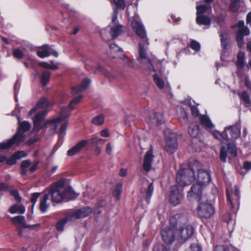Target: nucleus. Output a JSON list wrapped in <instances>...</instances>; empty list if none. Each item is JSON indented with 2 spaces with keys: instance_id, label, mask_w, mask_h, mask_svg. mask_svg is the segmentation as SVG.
<instances>
[{
  "instance_id": "nucleus-12",
  "label": "nucleus",
  "mask_w": 251,
  "mask_h": 251,
  "mask_svg": "<svg viewBox=\"0 0 251 251\" xmlns=\"http://www.w3.org/2000/svg\"><path fill=\"white\" fill-rule=\"evenodd\" d=\"M11 222L15 225L17 228V231L19 236H22V228H28L29 229H34L35 227H38L39 224H35L32 225H26L25 219L23 216H17L11 219Z\"/></svg>"
},
{
  "instance_id": "nucleus-62",
  "label": "nucleus",
  "mask_w": 251,
  "mask_h": 251,
  "mask_svg": "<svg viewBox=\"0 0 251 251\" xmlns=\"http://www.w3.org/2000/svg\"><path fill=\"white\" fill-rule=\"evenodd\" d=\"M39 164V162L36 161L35 162L34 164L29 168V170L31 173H32L34 172L35 170L37 169V166Z\"/></svg>"
},
{
  "instance_id": "nucleus-45",
  "label": "nucleus",
  "mask_w": 251,
  "mask_h": 251,
  "mask_svg": "<svg viewBox=\"0 0 251 251\" xmlns=\"http://www.w3.org/2000/svg\"><path fill=\"white\" fill-rule=\"evenodd\" d=\"M227 151L233 157L237 156L236 149L234 145L233 144L229 143L227 145Z\"/></svg>"
},
{
  "instance_id": "nucleus-24",
  "label": "nucleus",
  "mask_w": 251,
  "mask_h": 251,
  "mask_svg": "<svg viewBox=\"0 0 251 251\" xmlns=\"http://www.w3.org/2000/svg\"><path fill=\"white\" fill-rule=\"evenodd\" d=\"M196 23L200 25H203L209 26L211 24V20L208 16L204 15H197Z\"/></svg>"
},
{
  "instance_id": "nucleus-56",
  "label": "nucleus",
  "mask_w": 251,
  "mask_h": 251,
  "mask_svg": "<svg viewBox=\"0 0 251 251\" xmlns=\"http://www.w3.org/2000/svg\"><path fill=\"white\" fill-rule=\"evenodd\" d=\"M190 107L191 110L192 114L194 116L197 117L199 115V111L196 107L193 105H190Z\"/></svg>"
},
{
  "instance_id": "nucleus-50",
  "label": "nucleus",
  "mask_w": 251,
  "mask_h": 251,
  "mask_svg": "<svg viewBox=\"0 0 251 251\" xmlns=\"http://www.w3.org/2000/svg\"><path fill=\"white\" fill-rule=\"evenodd\" d=\"M13 55L15 58L21 59L24 56V52L19 49H16L13 51Z\"/></svg>"
},
{
  "instance_id": "nucleus-8",
  "label": "nucleus",
  "mask_w": 251,
  "mask_h": 251,
  "mask_svg": "<svg viewBox=\"0 0 251 251\" xmlns=\"http://www.w3.org/2000/svg\"><path fill=\"white\" fill-rule=\"evenodd\" d=\"M64 185L62 182H57L51 186L49 189L44 191L50 197L52 202L59 203L64 199Z\"/></svg>"
},
{
  "instance_id": "nucleus-33",
  "label": "nucleus",
  "mask_w": 251,
  "mask_h": 251,
  "mask_svg": "<svg viewBox=\"0 0 251 251\" xmlns=\"http://www.w3.org/2000/svg\"><path fill=\"white\" fill-rule=\"evenodd\" d=\"M31 162L29 160L23 161L21 164V174L23 176H25L27 174L28 168L30 166Z\"/></svg>"
},
{
  "instance_id": "nucleus-57",
  "label": "nucleus",
  "mask_w": 251,
  "mask_h": 251,
  "mask_svg": "<svg viewBox=\"0 0 251 251\" xmlns=\"http://www.w3.org/2000/svg\"><path fill=\"white\" fill-rule=\"evenodd\" d=\"M40 196V193H33L31 197L30 201L33 204H35Z\"/></svg>"
},
{
  "instance_id": "nucleus-13",
  "label": "nucleus",
  "mask_w": 251,
  "mask_h": 251,
  "mask_svg": "<svg viewBox=\"0 0 251 251\" xmlns=\"http://www.w3.org/2000/svg\"><path fill=\"white\" fill-rule=\"evenodd\" d=\"M154 186L152 182H150L147 179L143 181V187L140 189L141 197L145 200L148 204L150 203V199L152 195Z\"/></svg>"
},
{
  "instance_id": "nucleus-3",
  "label": "nucleus",
  "mask_w": 251,
  "mask_h": 251,
  "mask_svg": "<svg viewBox=\"0 0 251 251\" xmlns=\"http://www.w3.org/2000/svg\"><path fill=\"white\" fill-rule=\"evenodd\" d=\"M46 113L47 111L45 110L42 111L37 113L33 117L34 131L38 132L48 124H52L54 126V130H56L57 127H59L58 131L59 137L60 138L63 137L65 134L66 127L68 124V121L66 119L70 116L67 109H63L60 111V115L58 118L43 123Z\"/></svg>"
},
{
  "instance_id": "nucleus-9",
  "label": "nucleus",
  "mask_w": 251,
  "mask_h": 251,
  "mask_svg": "<svg viewBox=\"0 0 251 251\" xmlns=\"http://www.w3.org/2000/svg\"><path fill=\"white\" fill-rule=\"evenodd\" d=\"M164 134L166 140L164 149L169 154H173L178 147L176 135L169 129H166L164 131Z\"/></svg>"
},
{
  "instance_id": "nucleus-54",
  "label": "nucleus",
  "mask_w": 251,
  "mask_h": 251,
  "mask_svg": "<svg viewBox=\"0 0 251 251\" xmlns=\"http://www.w3.org/2000/svg\"><path fill=\"white\" fill-rule=\"evenodd\" d=\"M191 251H202L201 248L198 244L194 243L190 246Z\"/></svg>"
},
{
  "instance_id": "nucleus-31",
  "label": "nucleus",
  "mask_w": 251,
  "mask_h": 251,
  "mask_svg": "<svg viewBox=\"0 0 251 251\" xmlns=\"http://www.w3.org/2000/svg\"><path fill=\"white\" fill-rule=\"evenodd\" d=\"M95 72L102 73L104 75H105V76H106L108 78L109 81L113 80L116 77L115 75L108 72L107 70H105L100 65H99L97 67Z\"/></svg>"
},
{
  "instance_id": "nucleus-60",
  "label": "nucleus",
  "mask_w": 251,
  "mask_h": 251,
  "mask_svg": "<svg viewBox=\"0 0 251 251\" xmlns=\"http://www.w3.org/2000/svg\"><path fill=\"white\" fill-rule=\"evenodd\" d=\"M213 251H228V250L226 249L224 246H216Z\"/></svg>"
},
{
  "instance_id": "nucleus-15",
  "label": "nucleus",
  "mask_w": 251,
  "mask_h": 251,
  "mask_svg": "<svg viewBox=\"0 0 251 251\" xmlns=\"http://www.w3.org/2000/svg\"><path fill=\"white\" fill-rule=\"evenodd\" d=\"M176 229L174 227H167L161 231L163 240L167 244H171L175 240H176Z\"/></svg>"
},
{
  "instance_id": "nucleus-64",
  "label": "nucleus",
  "mask_w": 251,
  "mask_h": 251,
  "mask_svg": "<svg viewBox=\"0 0 251 251\" xmlns=\"http://www.w3.org/2000/svg\"><path fill=\"white\" fill-rule=\"evenodd\" d=\"M112 146H111V144L110 143H109L106 145L105 151L108 154L110 155L112 153Z\"/></svg>"
},
{
  "instance_id": "nucleus-23",
  "label": "nucleus",
  "mask_w": 251,
  "mask_h": 251,
  "mask_svg": "<svg viewBox=\"0 0 251 251\" xmlns=\"http://www.w3.org/2000/svg\"><path fill=\"white\" fill-rule=\"evenodd\" d=\"M110 55L113 58H122L124 55L122 49L115 44H112L110 45Z\"/></svg>"
},
{
  "instance_id": "nucleus-34",
  "label": "nucleus",
  "mask_w": 251,
  "mask_h": 251,
  "mask_svg": "<svg viewBox=\"0 0 251 251\" xmlns=\"http://www.w3.org/2000/svg\"><path fill=\"white\" fill-rule=\"evenodd\" d=\"M238 95L244 101L246 106L249 107L251 103V100L249 95L248 94L247 92L244 91L242 93H238Z\"/></svg>"
},
{
  "instance_id": "nucleus-59",
  "label": "nucleus",
  "mask_w": 251,
  "mask_h": 251,
  "mask_svg": "<svg viewBox=\"0 0 251 251\" xmlns=\"http://www.w3.org/2000/svg\"><path fill=\"white\" fill-rule=\"evenodd\" d=\"M124 57V60L125 61V63L127 64V66L129 67H132L133 66V63L130 60L129 58L126 56L124 54V55H122V57Z\"/></svg>"
},
{
  "instance_id": "nucleus-52",
  "label": "nucleus",
  "mask_w": 251,
  "mask_h": 251,
  "mask_svg": "<svg viewBox=\"0 0 251 251\" xmlns=\"http://www.w3.org/2000/svg\"><path fill=\"white\" fill-rule=\"evenodd\" d=\"M190 47L191 49L197 51L200 50L201 46L199 42L195 40H192L190 44Z\"/></svg>"
},
{
  "instance_id": "nucleus-35",
  "label": "nucleus",
  "mask_w": 251,
  "mask_h": 251,
  "mask_svg": "<svg viewBox=\"0 0 251 251\" xmlns=\"http://www.w3.org/2000/svg\"><path fill=\"white\" fill-rule=\"evenodd\" d=\"M88 140L89 141L88 143H90L92 146L95 147L99 146V144H103L106 141L105 139L100 138L98 137H93Z\"/></svg>"
},
{
  "instance_id": "nucleus-4",
  "label": "nucleus",
  "mask_w": 251,
  "mask_h": 251,
  "mask_svg": "<svg viewBox=\"0 0 251 251\" xmlns=\"http://www.w3.org/2000/svg\"><path fill=\"white\" fill-rule=\"evenodd\" d=\"M19 127L17 133L10 139L0 143V150H6L12 147L13 145H18L25 140V132L29 130L31 127L30 123L25 121L21 122L17 116Z\"/></svg>"
},
{
  "instance_id": "nucleus-18",
  "label": "nucleus",
  "mask_w": 251,
  "mask_h": 251,
  "mask_svg": "<svg viewBox=\"0 0 251 251\" xmlns=\"http://www.w3.org/2000/svg\"><path fill=\"white\" fill-rule=\"evenodd\" d=\"M89 141L82 140L79 142L77 144L70 149L67 151V155L69 156H72L78 153L81 150L88 144Z\"/></svg>"
},
{
  "instance_id": "nucleus-32",
  "label": "nucleus",
  "mask_w": 251,
  "mask_h": 251,
  "mask_svg": "<svg viewBox=\"0 0 251 251\" xmlns=\"http://www.w3.org/2000/svg\"><path fill=\"white\" fill-rule=\"evenodd\" d=\"M51 73L48 71H43L41 75L40 80L43 85L46 86L50 81Z\"/></svg>"
},
{
  "instance_id": "nucleus-53",
  "label": "nucleus",
  "mask_w": 251,
  "mask_h": 251,
  "mask_svg": "<svg viewBox=\"0 0 251 251\" xmlns=\"http://www.w3.org/2000/svg\"><path fill=\"white\" fill-rule=\"evenodd\" d=\"M153 251H168V250L164 245L158 244L154 246Z\"/></svg>"
},
{
  "instance_id": "nucleus-25",
  "label": "nucleus",
  "mask_w": 251,
  "mask_h": 251,
  "mask_svg": "<svg viewBox=\"0 0 251 251\" xmlns=\"http://www.w3.org/2000/svg\"><path fill=\"white\" fill-rule=\"evenodd\" d=\"M199 119L201 123L205 127L208 128H212L214 127V125L212 124L211 120L208 116L204 115H201Z\"/></svg>"
},
{
  "instance_id": "nucleus-41",
  "label": "nucleus",
  "mask_w": 251,
  "mask_h": 251,
  "mask_svg": "<svg viewBox=\"0 0 251 251\" xmlns=\"http://www.w3.org/2000/svg\"><path fill=\"white\" fill-rule=\"evenodd\" d=\"M245 54L243 52H239L237 55V66L239 68H242L244 66Z\"/></svg>"
},
{
  "instance_id": "nucleus-17",
  "label": "nucleus",
  "mask_w": 251,
  "mask_h": 251,
  "mask_svg": "<svg viewBox=\"0 0 251 251\" xmlns=\"http://www.w3.org/2000/svg\"><path fill=\"white\" fill-rule=\"evenodd\" d=\"M181 196L179 193L177 185L172 186L170 188V202L174 205H177L181 201Z\"/></svg>"
},
{
  "instance_id": "nucleus-58",
  "label": "nucleus",
  "mask_w": 251,
  "mask_h": 251,
  "mask_svg": "<svg viewBox=\"0 0 251 251\" xmlns=\"http://www.w3.org/2000/svg\"><path fill=\"white\" fill-rule=\"evenodd\" d=\"M19 88H20V83L19 82L16 81V82L15 84L14 88V93H15V98L16 101H17V95Z\"/></svg>"
},
{
  "instance_id": "nucleus-19",
  "label": "nucleus",
  "mask_w": 251,
  "mask_h": 251,
  "mask_svg": "<svg viewBox=\"0 0 251 251\" xmlns=\"http://www.w3.org/2000/svg\"><path fill=\"white\" fill-rule=\"evenodd\" d=\"M153 157L152 150L151 148L150 150L146 152L144 159L143 168L145 171L147 172L150 171Z\"/></svg>"
},
{
  "instance_id": "nucleus-39",
  "label": "nucleus",
  "mask_w": 251,
  "mask_h": 251,
  "mask_svg": "<svg viewBox=\"0 0 251 251\" xmlns=\"http://www.w3.org/2000/svg\"><path fill=\"white\" fill-rule=\"evenodd\" d=\"M104 122V116L102 114L94 117L92 119V123L96 126H100Z\"/></svg>"
},
{
  "instance_id": "nucleus-38",
  "label": "nucleus",
  "mask_w": 251,
  "mask_h": 251,
  "mask_svg": "<svg viewBox=\"0 0 251 251\" xmlns=\"http://www.w3.org/2000/svg\"><path fill=\"white\" fill-rule=\"evenodd\" d=\"M112 4L116 5V7L114 10L116 8L118 10V7L124 9L126 7V3L124 0H109Z\"/></svg>"
},
{
  "instance_id": "nucleus-10",
  "label": "nucleus",
  "mask_w": 251,
  "mask_h": 251,
  "mask_svg": "<svg viewBox=\"0 0 251 251\" xmlns=\"http://www.w3.org/2000/svg\"><path fill=\"white\" fill-rule=\"evenodd\" d=\"M195 232L194 227L191 225L180 226L176 229V241L183 243L191 238Z\"/></svg>"
},
{
  "instance_id": "nucleus-27",
  "label": "nucleus",
  "mask_w": 251,
  "mask_h": 251,
  "mask_svg": "<svg viewBox=\"0 0 251 251\" xmlns=\"http://www.w3.org/2000/svg\"><path fill=\"white\" fill-rule=\"evenodd\" d=\"M64 199L66 198L69 200H72L75 198L77 196V194L75 193L71 187L65 188L64 187Z\"/></svg>"
},
{
  "instance_id": "nucleus-11",
  "label": "nucleus",
  "mask_w": 251,
  "mask_h": 251,
  "mask_svg": "<svg viewBox=\"0 0 251 251\" xmlns=\"http://www.w3.org/2000/svg\"><path fill=\"white\" fill-rule=\"evenodd\" d=\"M227 201L231 205L234 212H236L239 205L240 196L237 186L234 185L230 190L228 188L226 190Z\"/></svg>"
},
{
  "instance_id": "nucleus-22",
  "label": "nucleus",
  "mask_w": 251,
  "mask_h": 251,
  "mask_svg": "<svg viewBox=\"0 0 251 251\" xmlns=\"http://www.w3.org/2000/svg\"><path fill=\"white\" fill-rule=\"evenodd\" d=\"M50 104L48 100L45 98H43L38 101L36 106L29 111L28 115H32L38 108L42 107L47 108L50 107Z\"/></svg>"
},
{
  "instance_id": "nucleus-44",
  "label": "nucleus",
  "mask_w": 251,
  "mask_h": 251,
  "mask_svg": "<svg viewBox=\"0 0 251 251\" xmlns=\"http://www.w3.org/2000/svg\"><path fill=\"white\" fill-rule=\"evenodd\" d=\"M44 49L47 50V52L50 54V55H52L55 57H57L58 53L57 51L54 50L51 47V46H49L48 45H43Z\"/></svg>"
},
{
  "instance_id": "nucleus-28",
  "label": "nucleus",
  "mask_w": 251,
  "mask_h": 251,
  "mask_svg": "<svg viewBox=\"0 0 251 251\" xmlns=\"http://www.w3.org/2000/svg\"><path fill=\"white\" fill-rule=\"evenodd\" d=\"M25 208L23 205L14 204L10 207L9 211L12 213H18L24 214L25 212Z\"/></svg>"
},
{
  "instance_id": "nucleus-51",
  "label": "nucleus",
  "mask_w": 251,
  "mask_h": 251,
  "mask_svg": "<svg viewBox=\"0 0 251 251\" xmlns=\"http://www.w3.org/2000/svg\"><path fill=\"white\" fill-rule=\"evenodd\" d=\"M9 191L10 192V194L14 198L15 200L17 201H21V197L19 196L18 191L17 190L14 189H10Z\"/></svg>"
},
{
  "instance_id": "nucleus-36",
  "label": "nucleus",
  "mask_w": 251,
  "mask_h": 251,
  "mask_svg": "<svg viewBox=\"0 0 251 251\" xmlns=\"http://www.w3.org/2000/svg\"><path fill=\"white\" fill-rule=\"evenodd\" d=\"M200 2H197V15H202L208 9V6L204 4H199Z\"/></svg>"
},
{
  "instance_id": "nucleus-26",
  "label": "nucleus",
  "mask_w": 251,
  "mask_h": 251,
  "mask_svg": "<svg viewBox=\"0 0 251 251\" xmlns=\"http://www.w3.org/2000/svg\"><path fill=\"white\" fill-rule=\"evenodd\" d=\"M49 199V195L46 194L44 192V195L43 198H42L41 199L39 205V208L42 212H45L46 211L49 206V204H47V201Z\"/></svg>"
},
{
  "instance_id": "nucleus-46",
  "label": "nucleus",
  "mask_w": 251,
  "mask_h": 251,
  "mask_svg": "<svg viewBox=\"0 0 251 251\" xmlns=\"http://www.w3.org/2000/svg\"><path fill=\"white\" fill-rule=\"evenodd\" d=\"M213 20L218 24L220 26H222L225 24V17L223 15L214 16Z\"/></svg>"
},
{
  "instance_id": "nucleus-14",
  "label": "nucleus",
  "mask_w": 251,
  "mask_h": 251,
  "mask_svg": "<svg viewBox=\"0 0 251 251\" xmlns=\"http://www.w3.org/2000/svg\"><path fill=\"white\" fill-rule=\"evenodd\" d=\"M224 133H225V136L227 140L231 139H237L240 136L241 134V123L237 122L235 125L229 127H225Z\"/></svg>"
},
{
  "instance_id": "nucleus-20",
  "label": "nucleus",
  "mask_w": 251,
  "mask_h": 251,
  "mask_svg": "<svg viewBox=\"0 0 251 251\" xmlns=\"http://www.w3.org/2000/svg\"><path fill=\"white\" fill-rule=\"evenodd\" d=\"M91 82V80L88 78H85L81 81L80 85L73 87L72 90L73 94H76L85 90Z\"/></svg>"
},
{
  "instance_id": "nucleus-63",
  "label": "nucleus",
  "mask_w": 251,
  "mask_h": 251,
  "mask_svg": "<svg viewBox=\"0 0 251 251\" xmlns=\"http://www.w3.org/2000/svg\"><path fill=\"white\" fill-rule=\"evenodd\" d=\"M243 167L244 168L249 171L251 169V162L250 161H246L243 164Z\"/></svg>"
},
{
  "instance_id": "nucleus-21",
  "label": "nucleus",
  "mask_w": 251,
  "mask_h": 251,
  "mask_svg": "<svg viewBox=\"0 0 251 251\" xmlns=\"http://www.w3.org/2000/svg\"><path fill=\"white\" fill-rule=\"evenodd\" d=\"M149 122L154 125H159L164 123V118L162 113H153L150 116Z\"/></svg>"
},
{
  "instance_id": "nucleus-16",
  "label": "nucleus",
  "mask_w": 251,
  "mask_h": 251,
  "mask_svg": "<svg viewBox=\"0 0 251 251\" xmlns=\"http://www.w3.org/2000/svg\"><path fill=\"white\" fill-rule=\"evenodd\" d=\"M220 37V42L222 49L221 58L226 52V50L230 44V36L229 34L226 31L219 29L218 31Z\"/></svg>"
},
{
  "instance_id": "nucleus-1",
  "label": "nucleus",
  "mask_w": 251,
  "mask_h": 251,
  "mask_svg": "<svg viewBox=\"0 0 251 251\" xmlns=\"http://www.w3.org/2000/svg\"><path fill=\"white\" fill-rule=\"evenodd\" d=\"M176 181L181 186L189 185L193 180L196 183L192 186L188 192L187 198L201 199L202 188L207 186L211 181V175L208 170L202 168V165L198 161L192 159L189 161L188 168L180 169L176 175Z\"/></svg>"
},
{
  "instance_id": "nucleus-47",
  "label": "nucleus",
  "mask_w": 251,
  "mask_h": 251,
  "mask_svg": "<svg viewBox=\"0 0 251 251\" xmlns=\"http://www.w3.org/2000/svg\"><path fill=\"white\" fill-rule=\"evenodd\" d=\"M38 56L41 58H44L50 56V54L47 52V50L43 46L37 52Z\"/></svg>"
},
{
  "instance_id": "nucleus-55",
  "label": "nucleus",
  "mask_w": 251,
  "mask_h": 251,
  "mask_svg": "<svg viewBox=\"0 0 251 251\" xmlns=\"http://www.w3.org/2000/svg\"><path fill=\"white\" fill-rule=\"evenodd\" d=\"M14 156L17 159H20L21 158L25 157L26 153L24 151H19L16 152Z\"/></svg>"
},
{
  "instance_id": "nucleus-2",
  "label": "nucleus",
  "mask_w": 251,
  "mask_h": 251,
  "mask_svg": "<svg viewBox=\"0 0 251 251\" xmlns=\"http://www.w3.org/2000/svg\"><path fill=\"white\" fill-rule=\"evenodd\" d=\"M132 26L136 34L141 39V41L139 43V55L137 60L144 70L150 73L154 72L155 71L154 65L157 61L155 59L149 58L147 56V51L149 42L147 38L145 29L137 16H134L132 22Z\"/></svg>"
},
{
  "instance_id": "nucleus-48",
  "label": "nucleus",
  "mask_w": 251,
  "mask_h": 251,
  "mask_svg": "<svg viewBox=\"0 0 251 251\" xmlns=\"http://www.w3.org/2000/svg\"><path fill=\"white\" fill-rule=\"evenodd\" d=\"M122 185L121 183L117 184L113 192V195L115 197H116V199H119L120 195L122 192Z\"/></svg>"
},
{
  "instance_id": "nucleus-7",
  "label": "nucleus",
  "mask_w": 251,
  "mask_h": 251,
  "mask_svg": "<svg viewBox=\"0 0 251 251\" xmlns=\"http://www.w3.org/2000/svg\"><path fill=\"white\" fill-rule=\"evenodd\" d=\"M201 199H196L193 198L192 200H196L201 201L198 207V213L199 216L202 218H209L212 217L215 213V209L213 205L207 202L205 197L201 196Z\"/></svg>"
},
{
  "instance_id": "nucleus-49",
  "label": "nucleus",
  "mask_w": 251,
  "mask_h": 251,
  "mask_svg": "<svg viewBox=\"0 0 251 251\" xmlns=\"http://www.w3.org/2000/svg\"><path fill=\"white\" fill-rule=\"evenodd\" d=\"M227 153L225 147H223L221 148L220 158L223 162H225L226 160Z\"/></svg>"
},
{
  "instance_id": "nucleus-30",
  "label": "nucleus",
  "mask_w": 251,
  "mask_h": 251,
  "mask_svg": "<svg viewBox=\"0 0 251 251\" xmlns=\"http://www.w3.org/2000/svg\"><path fill=\"white\" fill-rule=\"evenodd\" d=\"M83 98L82 96L80 95L78 97H76L74 98L70 102V103L69 105V108L67 107H63L62 108L61 111L64 108H66L68 110V111L69 112L70 114L71 111L75 108V105L77 104Z\"/></svg>"
},
{
  "instance_id": "nucleus-29",
  "label": "nucleus",
  "mask_w": 251,
  "mask_h": 251,
  "mask_svg": "<svg viewBox=\"0 0 251 251\" xmlns=\"http://www.w3.org/2000/svg\"><path fill=\"white\" fill-rule=\"evenodd\" d=\"M233 27H238L237 31L241 30V32H244L245 35H249L250 33V30L247 26H244V22L243 21H239Z\"/></svg>"
},
{
  "instance_id": "nucleus-42",
  "label": "nucleus",
  "mask_w": 251,
  "mask_h": 251,
  "mask_svg": "<svg viewBox=\"0 0 251 251\" xmlns=\"http://www.w3.org/2000/svg\"><path fill=\"white\" fill-rule=\"evenodd\" d=\"M154 81L159 89H162L164 86V83L162 78H160L156 74H154L153 76Z\"/></svg>"
},
{
  "instance_id": "nucleus-61",
  "label": "nucleus",
  "mask_w": 251,
  "mask_h": 251,
  "mask_svg": "<svg viewBox=\"0 0 251 251\" xmlns=\"http://www.w3.org/2000/svg\"><path fill=\"white\" fill-rule=\"evenodd\" d=\"M183 111L182 113V118L184 121V123L186 124L188 122V115L187 112H186L183 109H182Z\"/></svg>"
},
{
  "instance_id": "nucleus-6",
  "label": "nucleus",
  "mask_w": 251,
  "mask_h": 251,
  "mask_svg": "<svg viewBox=\"0 0 251 251\" xmlns=\"http://www.w3.org/2000/svg\"><path fill=\"white\" fill-rule=\"evenodd\" d=\"M109 29L110 34L113 39L117 38L124 31L123 26L119 24L117 21V10L116 8L113 10L111 24L109 26L101 30L100 31V34L102 38H104V35L106 31Z\"/></svg>"
},
{
  "instance_id": "nucleus-37",
  "label": "nucleus",
  "mask_w": 251,
  "mask_h": 251,
  "mask_svg": "<svg viewBox=\"0 0 251 251\" xmlns=\"http://www.w3.org/2000/svg\"><path fill=\"white\" fill-rule=\"evenodd\" d=\"M244 36H246L244 32H241V30L237 31L236 41L239 47L241 48L244 44Z\"/></svg>"
},
{
  "instance_id": "nucleus-5",
  "label": "nucleus",
  "mask_w": 251,
  "mask_h": 251,
  "mask_svg": "<svg viewBox=\"0 0 251 251\" xmlns=\"http://www.w3.org/2000/svg\"><path fill=\"white\" fill-rule=\"evenodd\" d=\"M92 212V209L89 207L81 208L74 212L69 214L65 218L58 221L56 225V228L57 230L62 231L67 222H74L78 219L84 218L89 216Z\"/></svg>"
},
{
  "instance_id": "nucleus-40",
  "label": "nucleus",
  "mask_w": 251,
  "mask_h": 251,
  "mask_svg": "<svg viewBox=\"0 0 251 251\" xmlns=\"http://www.w3.org/2000/svg\"><path fill=\"white\" fill-rule=\"evenodd\" d=\"M188 132L191 136L193 137H196L199 134V129L197 125L194 124H191Z\"/></svg>"
},
{
  "instance_id": "nucleus-43",
  "label": "nucleus",
  "mask_w": 251,
  "mask_h": 251,
  "mask_svg": "<svg viewBox=\"0 0 251 251\" xmlns=\"http://www.w3.org/2000/svg\"><path fill=\"white\" fill-rule=\"evenodd\" d=\"M213 135L216 139L221 141L222 143H224L225 140L227 141L225 136V133H224V132L221 133L218 131L216 130L214 131Z\"/></svg>"
}]
</instances>
